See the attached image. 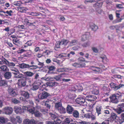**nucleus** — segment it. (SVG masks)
<instances>
[{"label":"nucleus","instance_id":"c9c22d12","mask_svg":"<svg viewBox=\"0 0 124 124\" xmlns=\"http://www.w3.org/2000/svg\"><path fill=\"white\" fill-rule=\"evenodd\" d=\"M72 114L75 117L77 118L79 117V113L78 111L76 110H74Z\"/></svg>","mask_w":124,"mask_h":124},{"label":"nucleus","instance_id":"1a4fd4ad","mask_svg":"<svg viewBox=\"0 0 124 124\" xmlns=\"http://www.w3.org/2000/svg\"><path fill=\"white\" fill-rule=\"evenodd\" d=\"M85 99L86 100L88 101L92 102L96 100L97 99V97L94 96L88 95L86 96Z\"/></svg>","mask_w":124,"mask_h":124},{"label":"nucleus","instance_id":"f704fd0d","mask_svg":"<svg viewBox=\"0 0 124 124\" xmlns=\"http://www.w3.org/2000/svg\"><path fill=\"white\" fill-rule=\"evenodd\" d=\"M28 64L23 63L20 64H19L18 66L19 67L22 69H24L27 68L28 69Z\"/></svg>","mask_w":124,"mask_h":124},{"label":"nucleus","instance_id":"0eeeda50","mask_svg":"<svg viewBox=\"0 0 124 124\" xmlns=\"http://www.w3.org/2000/svg\"><path fill=\"white\" fill-rule=\"evenodd\" d=\"M85 64L84 63L75 62L72 63V65L76 68H82L85 67Z\"/></svg>","mask_w":124,"mask_h":124},{"label":"nucleus","instance_id":"4d7b16f0","mask_svg":"<svg viewBox=\"0 0 124 124\" xmlns=\"http://www.w3.org/2000/svg\"><path fill=\"white\" fill-rule=\"evenodd\" d=\"M6 13L8 14V15H6V16H12V14L13 13V11L12 10H10L9 11L7 10L6 11Z\"/></svg>","mask_w":124,"mask_h":124},{"label":"nucleus","instance_id":"4468645a","mask_svg":"<svg viewBox=\"0 0 124 124\" xmlns=\"http://www.w3.org/2000/svg\"><path fill=\"white\" fill-rule=\"evenodd\" d=\"M93 89L92 91V93L95 95H97L99 93V88L97 86H94L93 85V87L92 88Z\"/></svg>","mask_w":124,"mask_h":124},{"label":"nucleus","instance_id":"9b49d317","mask_svg":"<svg viewBox=\"0 0 124 124\" xmlns=\"http://www.w3.org/2000/svg\"><path fill=\"white\" fill-rule=\"evenodd\" d=\"M85 101V99L83 97H78L76 100V103L80 105L84 103Z\"/></svg>","mask_w":124,"mask_h":124},{"label":"nucleus","instance_id":"6ab92c4d","mask_svg":"<svg viewBox=\"0 0 124 124\" xmlns=\"http://www.w3.org/2000/svg\"><path fill=\"white\" fill-rule=\"evenodd\" d=\"M65 73H63L60 74L59 75L55 76L54 78L57 81L60 80L61 78L64 77V75H65Z\"/></svg>","mask_w":124,"mask_h":124},{"label":"nucleus","instance_id":"423d86ee","mask_svg":"<svg viewBox=\"0 0 124 124\" xmlns=\"http://www.w3.org/2000/svg\"><path fill=\"white\" fill-rule=\"evenodd\" d=\"M49 115L51 118L54 120V121H58L60 122L61 121L57 114H53L52 113H49Z\"/></svg>","mask_w":124,"mask_h":124},{"label":"nucleus","instance_id":"4be33fe9","mask_svg":"<svg viewBox=\"0 0 124 124\" xmlns=\"http://www.w3.org/2000/svg\"><path fill=\"white\" fill-rule=\"evenodd\" d=\"M102 2L100 1H98L96 2L95 4L93 5L94 7L96 9L97 8H100L101 7L102 4Z\"/></svg>","mask_w":124,"mask_h":124},{"label":"nucleus","instance_id":"c756f323","mask_svg":"<svg viewBox=\"0 0 124 124\" xmlns=\"http://www.w3.org/2000/svg\"><path fill=\"white\" fill-rule=\"evenodd\" d=\"M69 42V40L64 39H62L60 41L61 45H64V46H66Z\"/></svg>","mask_w":124,"mask_h":124},{"label":"nucleus","instance_id":"69168bd1","mask_svg":"<svg viewBox=\"0 0 124 124\" xmlns=\"http://www.w3.org/2000/svg\"><path fill=\"white\" fill-rule=\"evenodd\" d=\"M37 122L35 120L33 119H30L29 124H36Z\"/></svg>","mask_w":124,"mask_h":124},{"label":"nucleus","instance_id":"5701e85b","mask_svg":"<svg viewBox=\"0 0 124 124\" xmlns=\"http://www.w3.org/2000/svg\"><path fill=\"white\" fill-rule=\"evenodd\" d=\"M34 115L35 117H39L42 116V114L40 113L38 110L35 109L34 113Z\"/></svg>","mask_w":124,"mask_h":124},{"label":"nucleus","instance_id":"e433bc0d","mask_svg":"<svg viewBox=\"0 0 124 124\" xmlns=\"http://www.w3.org/2000/svg\"><path fill=\"white\" fill-rule=\"evenodd\" d=\"M50 103L49 102L48 100H47L45 102L44 104V106H46V108L49 110L50 109Z\"/></svg>","mask_w":124,"mask_h":124},{"label":"nucleus","instance_id":"9d476101","mask_svg":"<svg viewBox=\"0 0 124 124\" xmlns=\"http://www.w3.org/2000/svg\"><path fill=\"white\" fill-rule=\"evenodd\" d=\"M8 91L9 95L13 97H15L16 95L15 90L12 88L9 87L8 88Z\"/></svg>","mask_w":124,"mask_h":124},{"label":"nucleus","instance_id":"49530a36","mask_svg":"<svg viewBox=\"0 0 124 124\" xmlns=\"http://www.w3.org/2000/svg\"><path fill=\"white\" fill-rule=\"evenodd\" d=\"M100 58L101 59V60L102 62L104 63H106L108 61L105 56H101Z\"/></svg>","mask_w":124,"mask_h":124},{"label":"nucleus","instance_id":"dca6fc26","mask_svg":"<svg viewBox=\"0 0 124 124\" xmlns=\"http://www.w3.org/2000/svg\"><path fill=\"white\" fill-rule=\"evenodd\" d=\"M23 109H27L28 111L31 114H34L35 111L36 109L34 107H33L32 108H28L27 107L23 106Z\"/></svg>","mask_w":124,"mask_h":124},{"label":"nucleus","instance_id":"338daca9","mask_svg":"<svg viewBox=\"0 0 124 124\" xmlns=\"http://www.w3.org/2000/svg\"><path fill=\"white\" fill-rule=\"evenodd\" d=\"M12 102L15 104H17L20 102V101L16 99H12Z\"/></svg>","mask_w":124,"mask_h":124},{"label":"nucleus","instance_id":"f3484780","mask_svg":"<svg viewBox=\"0 0 124 124\" xmlns=\"http://www.w3.org/2000/svg\"><path fill=\"white\" fill-rule=\"evenodd\" d=\"M15 109V112L17 114H20L23 112V109L20 107L16 106Z\"/></svg>","mask_w":124,"mask_h":124},{"label":"nucleus","instance_id":"7c9ffc66","mask_svg":"<svg viewBox=\"0 0 124 124\" xmlns=\"http://www.w3.org/2000/svg\"><path fill=\"white\" fill-rule=\"evenodd\" d=\"M31 19L32 18L31 16H27L25 17L24 21V22L25 24L28 25L29 23V20Z\"/></svg>","mask_w":124,"mask_h":124},{"label":"nucleus","instance_id":"603ef678","mask_svg":"<svg viewBox=\"0 0 124 124\" xmlns=\"http://www.w3.org/2000/svg\"><path fill=\"white\" fill-rule=\"evenodd\" d=\"M7 84V82L5 80H1L0 81V86H4Z\"/></svg>","mask_w":124,"mask_h":124},{"label":"nucleus","instance_id":"cd10ccee","mask_svg":"<svg viewBox=\"0 0 124 124\" xmlns=\"http://www.w3.org/2000/svg\"><path fill=\"white\" fill-rule=\"evenodd\" d=\"M32 43L31 40L28 41L22 47L23 48H26L29 46H31Z\"/></svg>","mask_w":124,"mask_h":124},{"label":"nucleus","instance_id":"a19ab883","mask_svg":"<svg viewBox=\"0 0 124 124\" xmlns=\"http://www.w3.org/2000/svg\"><path fill=\"white\" fill-rule=\"evenodd\" d=\"M120 27V25H115L112 26H110L109 28L111 30H113L116 29V30H118L117 28H119Z\"/></svg>","mask_w":124,"mask_h":124},{"label":"nucleus","instance_id":"c03bdc74","mask_svg":"<svg viewBox=\"0 0 124 124\" xmlns=\"http://www.w3.org/2000/svg\"><path fill=\"white\" fill-rule=\"evenodd\" d=\"M29 20V23L28 24L29 26L33 25L34 24L36 23L34 21V19L32 18V17Z\"/></svg>","mask_w":124,"mask_h":124},{"label":"nucleus","instance_id":"2eb2a0df","mask_svg":"<svg viewBox=\"0 0 124 124\" xmlns=\"http://www.w3.org/2000/svg\"><path fill=\"white\" fill-rule=\"evenodd\" d=\"M111 120L113 121L115 120H116L118 121V120H119V118L118 117L116 114L115 113H111V116L110 117Z\"/></svg>","mask_w":124,"mask_h":124},{"label":"nucleus","instance_id":"bf43d9fd","mask_svg":"<svg viewBox=\"0 0 124 124\" xmlns=\"http://www.w3.org/2000/svg\"><path fill=\"white\" fill-rule=\"evenodd\" d=\"M24 76V75L22 74H19L18 75H17L16 76H15V78H23Z\"/></svg>","mask_w":124,"mask_h":124},{"label":"nucleus","instance_id":"79ce46f5","mask_svg":"<svg viewBox=\"0 0 124 124\" xmlns=\"http://www.w3.org/2000/svg\"><path fill=\"white\" fill-rule=\"evenodd\" d=\"M0 69L3 71H7L9 70L8 68L6 65H3L0 66Z\"/></svg>","mask_w":124,"mask_h":124},{"label":"nucleus","instance_id":"4c0bfd02","mask_svg":"<svg viewBox=\"0 0 124 124\" xmlns=\"http://www.w3.org/2000/svg\"><path fill=\"white\" fill-rule=\"evenodd\" d=\"M110 85L112 88H113V89L116 91L117 90V85L113 83H111L110 84Z\"/></svg>","mask_w":124,"mask_h":124},{"label":"nucleus","instance_id":"2f4dec72","mask_svg":"<svg viewBox=\"0 0 124 124\" xmlns=\"http://www.w3.org/2000/svg\"><path fill=\"white\" fill-rule=\"evenodd\" d=\"M115 94L116 97L117 98L118 100H120L122 99V97H123V95H122L121 93L119 92H118L114 94Z\"/></svg>","mask_w":124,"mask_h":124},{"label":"nucleus","instance_id":"b1692460","mask_svg":"<svg viewBox=\"0 0 124 124\" xmlns=\"http://www.w3.org/2000/svg\"><path fill=\"white\" fill-rule=\"evenodd\" d=\"M4 76L6 79H9L11 78L12 75L10 72L7 71L5 73Z\"/></svg>","mask_w":124,"mask_h":124},{"label":"nucleus","instance_id":"ea45409f","mask_svg":"<svg viewBox=\"0 0 124 124\" xmlns=\"http://www.w3.org/2000/svg\"><path fill=\"white\" fill-rule=\"evenodd\" d=\"M57 110L61 114L65 113L66 112L65 109L62 106L60 108Z\"/></svg>","mask_w":124,"mask_h":124},{"label":"nucleus","instance_id":"a878e982","mask_svg":"<svg viewBox=\"0 0 124 124\" xmlns=\"http://www.w3.org/2000/svg\"><path fill=\"white\" fill-rule=\"evenodd\" d=\"M48 110L45 108H42L40 109V111L42 114L47 115L48 114Z\"/></svg>","mask_w":124,"mask_h":124},{"label":"nucleus","instance_id":"473e14b6","mask_svg":"<svg viewBox=\"0 0 124 124\" xmlns=\"http://www.w3.org/2000/svg\"><path fill=\"white\" fill-rule=\"evenodd\" d=\"M34 73L29 71H27L24 72V74L26 76L31 77L32 76L34 75Z\"/></svg>","mask_w":124,"mask_h":124},{"label":"nucleus","instance_id":"aec40b11","mask_svg":"<svg viewBox=\"0 0 124 124\" xmlns=\"http://www.w3.org/2000/svg\"><path fill=\"white\" fill-rule=\"evenodd\" d=\"M90 27L91 29L92 30L96 31L98 29V26L93 23H91L90 24Z\"/></svg>","mask_w":124,"mask_h":124},{"label":"nucleus","instance_id":"864d4df0","mask_svg":"<svg viewBox=\"0 0 124 124\" xmlns=\"http://www.w3.org/2000/svg\"><path fill=\"white\" fill-rule=\"evenodd\" d=\"M124 5L123 4H116V7L117 8L121 9L124 7Z\"/></svg>","mask_w":124,"mask_h":124},{"label":"nucleus","instance_id":"39448f33","mask_svg":"<svg viewBox=\"0 0 124 124\" xmlns=\"http://www.w3.org/2000/svg\"><path fill=\"white\" fill-rule=\"evenodd\" d=\"M27 80L26 78H24L18 79L17 84L20 87L24 86L26 85Z\"/></svg>","mask_w":124,"mask_h":124},{"label":"nucleus","instance_id":"f03ea898","mask_svg":"<svg viewBox=\"0 0 124 124\" xmlns=\"http://www.w3.org/2000/svg\"><path fill=\"white\" fill-rule=\"evenodd\" d=\"M117 107V108L115 110L118 114H120L124 111V103L119 104Z\"/></svg>","mask_w":124,"mask_h":124},{"label":"nucleus","instance_id":"680f3d73","mask_svg":"<svg viewBox=\"0 0 124 124\" xmlns=\"http://www.w3.org/2000/svg\"><path fill=\"white\" fill-rule=\"evenodd\" d=\"M48 69H49L48 72L49 73L51 71H52L54 70L55 69V68L54 66H49V67Z\"/></svg>","mask_w":124,"mask_h":124},{"label":"nucleus","instance_id":"e2e57ef3","mask_svg":"<svg viewBox=\"0 0 124 124\" xmlns=\"http://www.w3.org/2000/svg\"><path fill=\"white\" fill-rule=\"evenodd\" d=\"M30 119H24L23 121L24 124H29Z\"/></svg>","mask_w":124,"mask_h":124},{"label":"nucleus","instance_id":"052dcab7","mask_svg":"<svg viewBox=\"0 0 124 124\" xmlns=\"http://www.w3.org/2000/svg\"><path fill=\"white\" fill-rule=\"evenodd\" d=\"M37 60L38 61V62L39 63L38 64V65L40 67L39 68H41L43 67V66H44V64L43 62H40L39 60L38 59H37Z\"/></svg>","mask_w":124,"mask_h":124},{"label":"nucleus","instance_id":"f8f14e48","mask_svg":"<svg viewBox=\"0 0 124 124\" xmlns=\"http://www.w3.org/2000/svg\"><path fill=\"white\" fill-rule=\"evenodd\" d=\"M109 98L110 99V101L113 103H116L119 101L117 99L118 98L116 97L114 94H112L111 96H110L109 97Z\"/></svg>","mask_w":124,"mask_h":124},{"label":"nucleus","instance_id":"f257e3e1","mask_svg":"<svg viewBox=\"0 0 124 124\" xmlns=\"http://www.w3.org/2000/svg\"><path fill=\"white\" fill-rule=\"evenodd\" d=\"M84 86L85 87V89L86 90L83 93L85 95H87L89 93V90L92 89L93 87V85L90 82H85L84 84Z\"/></svg>","mask_w":124,"mask_h":124},{"label":"nucleus","instance_id":"5fc2aeb1","mask_svg":"<svg viewBox=\"0 0 124 124\" xmlns=\"http://www.w3.org/2000/svg\"><path fill=\"white\" fill-rule=\"evenodd\" d=\"M77 41L76 40L74 39L72 40L70 42V44L71 46H72L75 45L77 43Z\"/></svg>","mask_w":124,"mask_h":124},{"label":"nucleus","instance_id":"6e6d98bb","mask_svg":"<svg viewBox=\"0 0 124 124\" xmlns=\"http://www.w3.org/2000/svg\"><path fill=\"white\" fill-rule=\"evenodd\" d=\"M66 71V69L65 68L58 69L57 70V71L58 72H63Z\"/></svg>","mask_w":124,"mask_h":124},{"label":"nucleus","instance_id":"37998d69","mask_svg":"<svg viewBox=\"0 0 124 124\" xmlns=\"http://www.w3.org/2000/svg\"><path fill=\"white\" fill-rule=\"evenodd\" d=\"M1 59V61L2 62V64H5L7 65L9 62L8 61L3 57H2Z\"/></svg>","mask_w":124,"mask_h":124},{"label":"nucleus","instance_id":"20e7f679","mask_svg":"<svg viewBox=\"0 0 124 124\" xmlns=\"http://www.w3.org/2000/svg\"><path fill=\"white\" fill-rule=\"evenodd\" d=\"M3 111L5 114L7 115L11 114L13 112V108L11 107H5L3 108Z\"/></svg>","mask_w":124,"mask_h":124},{"label":"nucleus","instance_id":"3c124183","mask_svg":"<svg viewBox=\"0 0 124 124\" xmlns=\"http://www.w3.org/2000/svg\"><path fill=\"white\" fill-rule=\"evenodd\" d=\"M102 90L103 92H106L108 91H110V89L108 88V87L107 86L104 85L102 88Z\"/></svg>","mask_w":124,"mask_h":124},{"label":"nucleus","instance_id":"8fccbe9b","mask_svg":"<svg viewBox=\"0 0 124 124\" xmlns=\"http://www.w3.org/2000/svg\"><path fill=\"white\" fill-rule=\"evenodd\" d=\"M101 70L99 68L95 67L94 72L95 73H101Z\"/></svg>","mask_w":124,"mask_h":124},{"label":"nucleus","instance_id":"13d9d810","mask_svg":"<svg viewBox=\"0 0 124 124\" xmlns=\"http://www.w3.org/2000/svg\"><path fill=\"white\" fill-rule=\"evenodd\" d=\"M90 42H89L84 43L82 45V46L84 47H85L89 46Z\"/></svg>","mask_w":124,"mask_h":124},{"label":"nucleus","instance_id":"09e8293b","mask_svg":"<svg viewBox=\"0 0 124 124\" xmlns=\"http://www.w3.org/2000/svg\"><path fill=\"white\" fill-rule=\"evenodd\" d=\"M30 15L32 16H43V15L41 13H37L35 12H31Z\"/></svg>","mask_w":124,"mask_h":124},{"label":"nucleus","instance_id":"774afa93","mask_svg":"<svg viewBox=\"0 0 124 124\" xmlns=\"http://www.w3.org/2000/svg\"><path fill=\"white\" fill-rule=\"evenodd\" d=\"M92 49L93 51L95 53H97L98 52V50L94 47H93Z\"/></svg>","mask_w":124,"mask_h":124},{"label":"nucleus","instance_id":"ddd939ff","mask_svg":"<svg viewBox=\"0 0 124 124\" xmlns=\"http://www.w3.org/2000/svg\"><path fill=\"white\" fill-rule=\"evenodd\" d=\"M12 41L13 43L17 46L20 47H22L21 46L22 43L21 41H20L19 39H13Z\"/></svg>","mask_w":124,"mask_h":124},{"label":"nucleus","instance_id":"6e6552de","mask_svg":"<svg viewBox=\"0 0 124 124\" xmlns=\"http://www.w3.org/2000/svg\"><path fill=\"white\" fill-rule=\"evenodd\" d=\"M66 109V112L69 114H72L74 110V108L72 105L69 104L67 105Z\"/></svg>","mask_w":124,"mask_h":124},{"label":"nucleus","instance_id":"c85d7f7f","mask_svg":"<svg viewBox=\"0 0 124 124\" xmlns=\"http://www.w3.org/2000/svg\"><path fill=\"white\" fill-rule=\"evenodd\" d=\"M90 36L89 34H85L82 35L81 37V40L82 41H84L88 39Z\"/></svg>","mask_w":124,"mask_h":124},{"label":"nucleus","instance_id":"bb28decb","mask_svg":"<svg viewBox=\"0 0 124 124\" xmlns=\"http://www.w3.org/2000/svg\"><path fill=\"white\" fill-rule=\"evenodd\" d=\"M38 68H39V67L37 65H30L28 64V69L30 70H35Z\"/></svg>","mask_w":124,"mask_h":124},{"label":"nucleus","instance_id":"0e129e2a","mask_svg":"<svg viewBox=\"0 0 124 124\" xmlns=\"http://www.w3.org/2000/svg\"><path fill=\"white\" fill-rule=\"evenodd\" d=\"M122 19L121 18L119 19H116L115 20L113 21L112 23H117L120 22L121 21Z\"/></svg>","mask_w":124,"mask_h":124},{"label":"nucleus","instance_id":"58836bf2","mask_svg":"<svg viewBox=\"0 0 124 124\" xmlns=\"http://www.w3.org/2000/svg\"><path fill=\"white\" fill-rule=\"evenodd\" d=\"M120 116L121 119H120L119 118V120H118V122L121 124L124 122V113L120 115Z\"/></svg>","mask_w":124,"mask_h":124},{"label":"nucleus","instance_id":"7ed1b4c3","mask_svg":"<svg viewBox=\"0 0 124 124\" xmlns=\"http://www.w3.org/2000/svg\"><path fill=\"white\" fill-rule=\"evenodd\" d=\"M42 82L41 80H38L35 81L32 84L31 89L33 90H36L39 88V86L41 84Z\"/></svg>","mask_w":124,"mask_h":124},{"label":"nucleus","instance_id":"a211bd4d","mask_svg":"<svg viewBox=\"0 0 124 124\" xmlns=\"http://www.w3.org/2000/svg\"><path fill=\"white\" fill-rule=\"evenodd\" d=\"M50 95V94L45 92H43L41 95L40 98H39L40 99H43L47 98L48 96Z\"/></svg>","mask_w":124,"mask_h":124},{"label":"nucleus","instance_id":"a18cd8bd","mask_svg":"<svg viewBox=\"0 0 124 124\" xmlns=\"http://www.w3.org/2000/svg\"><path fill=\"white\" fill-rule=\"evenodd\" d=\"M62 106V104L60 102L56 103L55 104V108L57 110L60 108Z\"/></svg>","mask_w":124,"mask_h":124},{"label":"nucleus","instance_id":"412c9836","mask_svg":"<svg viewBox=\"0 0 124 124\" xmlns=\"http://www.w3.org/2000/svg\"><path fill=\"white\" fill-rule=\"evenodd\" d=\"M21 94L26 99H28L29 98L30 94L28 92L25 91H22Z\"/></svg>","mask_w":124,"mask_h":124},{"label":"nucleus","instance_id":"393cba45","mask_svg":"<svg viewBox=\"0 0 124 124\" xmlns=\"http://www.w3.org/2000/svg\"><path fill=\"white\" fill-rule=\"evenodd\" d=\"M101 106L100 105H97L96 107V112L98 114V115L101 114Z\"/></svg>","mask_w":124,"mask_h":124},{"label":"nucleus","instance_id":"de8ad7c7","mask_svg":"<svg viewBox=\"0 0 124 124\" xmlns=\"http://www.w3.org/2000/svg\"><path fill=\"white\" fill-rule=\"evenodd\" d=\"M61 45V43L60 41H57L55 43V46L54 47L55 49L56 50L57 48L60 47V45Z\"/></svg>","mask_w":124,"mask_h":124},{"label":"nucleus","instance_id":"72a5a7b5","mask_svg":"<svg viewBox=\"0 0 124 124\" xmlns=\"http://www.w3.org/2000/svg\"><path fill=\"white\" fill-rule=\"evenodd\" d=\"M18 9L19 11L22 13L26 12L28 10V9L26 8L23 7H19L18 8Z\"/></svg>","mask_w":124,"mask_h":124}]
</instances>
